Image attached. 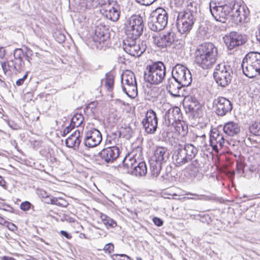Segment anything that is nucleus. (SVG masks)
<instances>
[{"label": "nucleus", "instance_id": "nucleus-1", "mask_svg": "<svg viewBox=\"0 0 260 260\" xmlns=\"http://www.w3.org/2000/svg\"><path fill=\"white\" fill-rule=\"evenodd\" d=\"M210 11L214 19L221 23H225L229 16H231L235 23L245 22L249 14L248 8L235 1L229 6L209 7Z\"/></svg>", "mask_w": 260, "mask_h": 260}, {"label": "nucleus", "instance_id": "nucleus-2", "mask_svg": "<svg viewBox=\"0 0 260 260\" xmlns=\"http://www.w3.org/2000/svg\"><path fill=\"white\" fill-rule=\"evenodd\" d=\"M218 57V49L212 43H204L197 47L194 52V62L203 69L213 67Z\"/></svg>", "mask_w": 260, "mask_h": 260}, {"label": "nucleus", "instance_id": "nucleus-3", "mask_svg": "<svg viewBox=\"0 0 260 260\" xmlns=\"http://www.w3.org/2000/svg\"><path fill=\"white\" fill-rule=\"evenodd\" d=\"M178 13L176 21L179 32L184 34L189 32L196 20L197 11L195 6H190Z\"/></svg>", "mask_w": 260, "mask_h": 260}, {"label": "nucleus", "instance_id": "nucleus-4", "mask_svg": "<svg viewBox=\"0 0 260 260\" xmlns=\"http://www.w3.org/2000/svg\"><path fill=\"white\" fill-rule=\"evenodd\" d=\"M243 74L252 78L260 74V53L250 52L243 59L241 64Z\"/></svg>", "mask_w": 260, "mask_h": 260}, {"label": "nucleus", "instance_id": "nucleus-5", "mask_svg": "<svg viewBox=\"0 0 260 260\" xmlns=\"http://www.w3.org/2000/svg\"><path fill=\"white\" fill-rule=\"evenodd\" d=\"M123 167L125 172L136 176H143L147 173V167L144 161H140L139 157L133 153L128 154L123 161Z\"/></svg>", "mask_w": 260, "mask_h": 260}, {"label": "nucleus", "instance_id": "nucleus-6", "mask_svg": "<svg viewBox=\"0 0 260 260\" xmlns=\"http://www.w3.org/2000/svg\"><path fill=\"white\" fill-rule=\"evenodd\" d=\"M166 75V67L161 61L147 66L144 72V80L151 84L158 85L162 83Z\"/></svg>", "mask_w": 260, "mask_h": 260}, {"label": "nucleus", "instance_id": "nucleus-7", "mask_svg": "<svg viewBox=\"0 0 260 260\" xmlns=\"http://www.w3.org/2000/svg\"><path fill=\"white\" fill-rule=\"evenodd\" d=\"M170 152L167 147L156 146L153 155L149 160L150 171L152 176H158L161 170L162 165L169 158Z\"/></svg>", "mask_w": 260, "mask_h": 260}, {"label": "nucleus", "instance_id": "nucleus-8", "mask_svg": "<svg viewBox=\"0 0 260 260\" xmlns=\"http://www.w3.org/2000/svg\"><path fill=\"white\" fill-rule=\"evenodd\" d=\"M198 153L197 149L192 144H188L178 148L172 156L176 167L181 166L193 159Z\"/></svg>", "mask_w": 260, "mask_h": 260}, {"label": "nucleus", "instance_id": "nucleus-9", "mask_svg": "<svg viewBox=\"0 0 260 260\" xmlns=\"http://www.w3.org/2000/svg\"><path fill=\"white\" fill-rule=\"evenodd\" d=\"M168 15L162 8H158L152 12L148 22L149 28L154 31L162 30L168 23Z\"/></svg>", "mask_w": 260, "mask_h": 260}, {"label": "nucleus", "instance_id": "nucleus-10", "mask_svg": "<svg viewBox=\"0 0 260 260\" xmlns=\"http://www.w3.org/2000/svg\"><path fill=\"white\" fill-rule=\"evenodd\" d=\"M143 28V19L140 15L132 16L124 23L125 32L127 36L138 38L142 35Z\"/></svg>", "mask_w": 260, "mask_h": 260}, {"label": "nucleus", "instance_id": "nucleus-11", "mask_svg": "<svg viewBox=\"0 0 260 260\" xmlns=\"http://www.w3.org/2000/svg\"><path fill=\"white\" fill-rule=\"evenodd\" d=\"M213 77L218 85L225 87L231 82L233 70L230 66L218 64L214 69Z\"/></svg>", "mask_w": 260, "mask_h": 260}, {"label": "nucleus", "instance_id": "nucleus-12", "mask_svg": "<svg viewBox=\"0 0 260 260\" xmlns=\"http://www.w3.org/2000/svg\"><path fill=\"white\" fill-rule=\"evenodd\" d=\"M137 39L132 36H127L123 41L122 47L127 54L139 57L145 51V47L142 43L140 44Z\"/></svg>", "mask_w": 260, "mask_h": 260}, {"label": "nucleus", "instance_id": "nucleus-13", "mask_svg": "<svg viewBox=\"0 0 260 260\" xmlns=\"http://www.w3.org/2000/svg\"><path fill=\"white\" fill-rule=\"evenodd\" d=\"M172 76L181 85L188 86L192 81V77L190 71L185 66L177 64L173 68Z\"/></svg>", "mask_w": 260, "mask_h": 260}, {"label": "nucleus", "instance_id": "nucleus-14", "mask_svg": "<svg viewBox=\"0 0 260 260\" xmlns=\"http://www.w3.org/2000/svg\"><path fill=\"white\" fill-rule=\"evenodd\" d=\"M109 31L105 26H97L93 37L94 45L99 49H104L109 44Z\"/></svg>", "mask_w": 260, "mask_h": 260}, {"label": "nucleus", "instance_id": "nucleus-15", "mask_svg": "<svg viewBox=\"0 0 260 260\" xmlns=\"http://www.w3.org/2000/svg\"><path fill=\"white\" fill-rule=\"evenodd\" d=\"M102 140L101 132L96 128L92 127H86L84 139L85 146L92 148L99 145Z\"/></svg>", "mask_w": 260, "mask_h": 260}, {"label": "nucleus", "instance_id": "nucleus-16", "mask_svg": "<svg viewBox=\"0 0 260 260\" xmlns=\"http://www.w3.org/2000/svg\"><path fill=\"white\" fill-rule=\"evenodd\" d=\"M224 42L229 50H232L245 44L247 36L236 31H232L223 38Z\"/></svg>", "mask_w": 260, "mask_h": 260}, {"label": "nucleus", "instance_id": "nucleus-17", "mask_svg": "<svg viewBox=\"0 0 260 260\" xmlns=\"http://www.w3.org/2000/svg\"><path fill=\"white\" fill-rule=\"evenodd\" d=\"M145 132L148 134H153L156 131L158 125V118L156 113L151 109L148 110L145 118L142 121Z\"/></svg>", "mask_w": 260, "mask_h": 260}, {"label": "nucleus", "instance_id": "nucleus-18", "mask_svg": "<svg viewBox=\"0 0 260 260\" xmlns=\"http://www.w3.org/2000/svg\"><path fill=\"white\" fill-rule=\"evenodd\" d=\"M101 12L107 18L116 21L120 16L119 6L114 1H108L102 5Z\"/></svg>", "mask_w": 260, "mask_h": 260}, {"label": "nucleus", "instance_id": "nucleus-19", "mask_svg": "<svg viewBox=\"0 0 260 260\" xmlns=\"http://www.w3.org/2000/svg\"><path fill=\"white\" fill-rule=\"evenodd\" d=\"M152 39L153 43L158 47L166 48L175 42L176 35L174 32L170 31L159 36H153Z\"/></svg>", "mask_w": 260, "mask_h": 260}, {"label": "nucleus", "instance_id": "nucleus-20", "mask_svg": "<svg viewBox=\"0 0 260 260\" xmlns=\"http://www.w3.org/2000/svg\"><path fill=\"white\" fill-rule=\"evenodd\" d=\"M213 104L215 112L218 116H224L230 113L233 109L232 103L228 99L222 96L215 99Z\"/></svg>", "mask_w": 260, "mask_h": 260}, {"label": "nucleus", "instance_id": "nucleus-21", "mask_svg": "<svg viewBox=\"0 0 260 260\" xmlns=\"http://www.w3.org/2000/svg\"><path fill=\"white\" fill-rule=\"evenodd\" d=\"M225 139L223 134L217 128H213L210 131L209 147L212 150L218 153L223 146Z\"/></svg>", "mask_w": 260, "mask_h": 260}, {"label": "nucleus", "instance_id": "nucleus-22", "mask_svg": "<svg viewBox=\"0 0 260 260\" xmlns=\"http://www.w3.org/2000/svg\"><path fill=\"white\" fill-rule=\"evenodd\" d=\"M120 150L118 147H108L99 153L101 159L106 163H112L119 156Z\"/></svg>", "mask_w": 260, "mask_h": 260}, {"label": "nucleus", "instance_id": "nucleus-23", "mask_svg": "<svg viewBox=\"0 0 260 260\" xmlns=\"http://www.w3.org/2000/svg\"><path fill=\"white\" fill-rule=\"evenodd\" d=\"M181 118L180 109L178 107L170 109L166 112L164 116L165 122L168 126L174 124Z\"/></svg>", "mask_w": 260, "mask_h": 260}, {"label": "nucleus", "instance_id": "nucleus-24", "mask_svg": "<svg viewBox=\"0 0 260 260\" xmlns=\"http://www.w3.org/2000/svg\"><path fill=\"white\" fill-rule=\"evenodd\" d=\"M183 86V85H181V84L174 79L173 77L168 79L167 89L174 97L180 96L179 90Z\"/></svg>", "mask_w": 260, "mask_h": 260}, {"label": "nucleus", "instance_id": "nucleus-25", "mask_svg": "<svg viewBox=\"0 0 260 260\" xmlns=\"http://www.w3.org/2000/svg\"><path fill=\"white\" fill-rule=\"evenodd\" d=\"M81 141V133L79 130H76L66 139V144L68 147L78 148Z\"/></svg>", "mask_w": 260, "mask_h": 260}, {"label": "nucleus", "instance_id": "nucleus-26", "mask_svg": "<svg viewBox=\"0 0 260 260\" xmlns=\"http://www.w3.org/2000/svg\"><path fill=\"white\" fill-rule=\"evenodd\" d=\"M223 130L227 135L233 136L238 134L240 132V129L237 123L230 121L224 125Z\"/></svg>", "mask_w": 260, "mask_h": 260}, {"label": "nucleus", "instance_id": "nucleus-27", "mask_svg": "<svg viewBox=\"0 0 260 260\" xmlns=\"http://www.w3.org/2000/svg\"><path fill=\"white\" fill-rule=\"evenodd\" d=\"M121 83L122 85L136 84L135 76L132 71L127 70L121 75Z\"/></svg>", "mask_w": 260, "mask_h": 260}, {"label": "nucleus", "instance_id": "nucleus-28", "mask_svg": "<svg viewBox=\"0 0 260 260\" xmlns=\"http://www.w3.org/2000/svg\"><path fill=\"white\" fill-rule=\"evenodd\" d=\"M194 142L202 151L208 150L210 149L209 145H208L206 141V136L205 134L197 135L194 137Z\"/></svg>", "mask_w": 260, "mask_h": 260}, {"label": "nucleus", "instance_id": "nucleus-29", "mask_svg": "<svg viewBox=\"0 0 260 260\" xmlns=\"http://www.w3.org/2000/svg\"><path fill=\"white\" fill-rule=\"evenodd\" d=\"M188 106L190 111L193 113L194 117H200L202 116V106L198 101H192Z\"/></svg>", "mask_w": 260, "mask_h": 260}, {"label": "nucleus", "instance_id": "nucleus-30", "mask_svg": "<svg viewBox=\"0 0 260 260\" xmlns=\"http://www.w3.org/2000/svg\"><path fill=\"white\" fill-rule=\"evenodd\" d=\"M122 90L128 96L134 98L138 93L137 84L122 85Z\"/></svg>", "mask_w": 260, "mask_h": 260}, {"label": "nucleus", "instance_id": "nucleus-31", "mask_svg": "<svg viewBox=\"0 0 260 260\" xmlns=\"http://www.w3.org/2000/svg\"><path fill=\"white\" fill-rule=\"evenodd\" d=\"M172 125L175 129L176 132H177L178 134L184 135V134L187 132V127L184 124V122L181 121V120L176 122L175 123H174V124H172Z\"/></svg>", "mask_w": 260, "mask_h": 260}, {"label": "nucleus", "instance_id": "nucleus-32", "mask_svg": "<svg viewBox=\"0 0 260 260\" xmlns=\"http://www.w3.org/2000/svg\"><path fill=\"white\" fill-rule=\"evenodd\" d=\"M101 218L107 229L113 228L117 226L116 222L106 214H102Z\"/></svg>", "mask_w": 260, "mask_h": 260}, {"label": "nucleus", "instance_id": "nucleus-33", "mask_svg": "<svg viewBox=\"0 0 260 260\" xmlns=\"http://www.w3.org/2000/svg\"><path fill=\"white\" fill-rule=\"evenodd\" d=\"M84 121V117L81 114L76 113L72 118L71 125L74 127L80 126Z\"/></svg>", "mask_w": 260, "mask_h": 260}, {"label": "nucleus", "instance_id": "nucleus-34", "mask_svg": "<svg viewBox=\"0 0 260 260\" xmlns=\"http://www.w3.org/2000/svg\"><path fill=\"white\" fill-rule=\"evenodd\" d=\"M174 3L177 7H184V9L190 6H195L192 0H174Z\"/></svg>", "mask_w": 260, "mask_h": 260}, {"label": "nucleus", "instance_id": "nucleus-35", "mask_svg": "<svg viewBox=\"0 0 260 260\" xmlns=\"http://www.w3.org/2000/svg\"><path fill=\"white\" fill-rule=\"evenodd\" d=\"M114 77L109 72L106 74L105 86L108 90H111L113 87Z\"/></svg>", "mask_w": 260, "mask_h": 260}, {"label": "nucleus", "instance_id": "nucleus-36", "mask_svg": "<svg viewBox=\"0 0 260 260\" xmlns=\"http://www.w3.org/2000/svg\"><path fill=\"white\" fill-rule=\"evenodd\" d=\"M250 132L256 136H260V120L252 123L249 127Z\"/></svg>", "mask_w": 260, "mask_h": 260}, {"label": "nucleus", "instance_id": "nucleus-37", "mask_svg": "<svg viewBox=\"0 0 260 260\" xmlns=\"http://www.w3.org/2000/svg\"><path fill=\"white\" fill-rule=\"evenodd\" d=\"M186 195L190 194L193 196V197L191 198H188V200H205L208 201L211 200V198L210 196H206V195H199L196 193H192L189 192H187L185 194Z\"/></svg>", "mask_w": 260, "mask_h": 260}, {"label": "nucleus", "instance_id": "nucleus-38", "mask_svg": "<svg viewBox=\"0 0 260 260\" xmlns=\"http://www.w3.org/2000/svg\"><path fill=\"white\" fill-rule=\"evenodd\" d=\"M118 141L116 135H108L106 139V144H109V147H117L116 145Z\"/></svg>", "mask_w": 260, "mask_h": 260}, {"label": "nucleus", "instance_id": "nucleus-39", "mask_svg": "<svg viewBox=\"0 0 260 260\" xmlns=\"http://www.w3.org/2000/svg\"><path fill=\"white\" fill-rule=\"evenodd\" d=\"M230 3L228 2V0H211L209 7L215 5L216 6H229Z\"/></svg>", "mask_w": 260, "mask_h": 260}, {"label": "nucleus", "instance_id": "nucleus-40", "mask_svg": "<svg viewBox=\"0 0 260 260\" xmlns=\"http://www.w3.org/2000/svg\"><path fill=\"white\" fill-rule=\"evenodd\" d=\"M23 65L24 62L22 59H14V67L16 71L20 72L22 69Z\"/></svg>", "mask_w": 260, "mask_h": 260}, {"label": "nucleus", "instance_id": "nucleus-41", "mask_svg": "<svg viewBox=\"0 0 260 260\" xmlns=\"http://www.w3.org/2000/svg\"><path fill=\"white\" fill-rule=\"evenodd\" d=\"M249 171L253 173L255 177L260 178V166H251L249 168Z\"/></svg>", "mask_w": 260, "mask_h": 260}, {"label": "nucleus", "instance_id": "nucleus-42", "mask_svg": "<svg viewBox=\"0 0 260 260\" xmlns=\"http://www.w3.org/2000/svg\"><path fill=\"white\" fill-rule=\"evenodd\" d=\"M33 55V53L31 50L28 47H25V50L24 51V56L26 60L29 62H30L31 60V56Z\"/></svg>", "mask_w": 260, "mask_h": 260}, {"label": "nucleus", "instance_id": "nucleus-43", "mask_svg": "<svg viewBox=\"0 0 260 260\" xmlns=\"http://www.w3.org/2000/svg\"><path fill=\"white\" fill-rule=\"evenodd\" d=\"M244 167H245V165L243 161H242L241 160H238L237 161V165H236L237 171L240 174H244Z\"/></svg>", "mask_w": 260, "mask_h": 260}, {"label": "nucleus", "instance_id": "nucleus-44", "mask_svg": "<svg viewBox=\"0 0 260 260\" xmlns=\"http://www.w3.org/2000/svg\"><path fill=\"white\" fill-rule=\"evenodd\" d=\"M22 56H24V51L22 49L18 48L14 50V59H22Z\"/></svg>", "mask_w": 260, "mask_h": 260}, {"label": "nucleus", "instance_id": "nucleus-45", "mask_svg": "<svg viewBox=\"0 0 260 260\" xmlns=\"http://www.w3.org/2000/svg\"><path fill=\"white\" fill-rule=\"evenodd\" d=\"M33 206L31 205V204L28 202V201H25L22 202L20 206V209L24 211H27L29 210L31 207Z\"/></svg>", "mask_w": 260, "mask_h": 260}, {"label": "nucleus", "instance_id": "nucleus-46", "mask_svg": "<svg viewBox=\"0 0 260 260\" xmlns=\"http://www.w3.org/2000/svg\"><path fill=\"white\" fill-rule=\"evenodd\" d=\"M136 2L141 5L150 6L156 2L157 0H135Z\"/></svg>", "mask_w": 260, "mask_h": 260}, {"label": "nucleus", "instance_id": "nucleus-47", "mask_svg": "<svg viewBox=\"0 0 260 260\" xmlns=\"http://www.w3.org/2000/svg\"><path fill=\"white\" fill-rule=\"evenodd\" d=\"M99 4L98 0H87L86 6L89 8H93Z\"/></svg>", "mask_w": 260, "mask_h": 260}, {"label": "nucleus", "instance_id": "nucleus-48", "mask_svg": "<svg viewBox=\"0 0 260 260\" xmlns=\"http://www.w3.org/2000/svg\"><path fill=\"white\" fill-rule=\"evenodd\" d=\"M114 245L112 243H109L105 245L104 250L106 252L110 253L114 251Z\"/></svg>", "mask_w": 260, "mask_h": 260}, {"label": "nucleus", "instance_id": "nucleus-49", "mask_svg": "<svg viewBox=\"0 0 260 260\" xmlns=\"http://www.w3.org/2000/svg\"><path fill=\"white\" fill-rule=\"evenodd\" d=\"M27 76L28 73L26 72L21 78H20L16 81V84L18 86L22 85L24 83L25 80L27 79Z\"/></svg>", "mask_w": 260, "mask_h": 260}, {"label": "nucleus", "instance_id": "nucleus-50", "mask_svg": "<svg viewBox=\"0 0 260 260\" xmlns=\"http://www.w3.org/2000/svg\"><path fill=\"white\" fill-rule=\"evenodd\" d=\"M5 226H7L9 230L13 232H15L17 230V226L14 223L10 222L8 221Z\"/></svg>", "mask_w": 260, "mask_h": 260}, {"label": "nucleus", "instance_id": "nucleus-51", "mask_svg": "<svg viewBox=\"0 0 260 260\" xmlns=\"http://www.w3.org/2000/svg\"><path fill=\"white\" fill-rule=\"evenodd\" d=\"M66 37L65 36L61 33H59L57 36L56 37V41L59 43H61L62 42H63L65 41Z\"/></svg>", "mask_w": 260, "mask_h": 260}, {"label": "nucleus", "instance_id": "nucleus-52", "mask_svg": "<svg viewBox=\"0 0 260 260\" xmlns=\"http://www.w3.org/2000/svg\"><path fill=\"white\" fill-rule=\"evenodd\" d=\"M153 222L156 225L158 226H160L163 224V221L158 217H154L153 218Z\"/></svg>", "mask_w": 260, "mask_h": 260}, {"label": "nucleus", "instance_id": "nucleus-53", "mask_svg": "<svg viewBox=\"0 0 260 260\" xmlns=\"http://www.w3.org/2000/svg\"><path fill=\"white\" fill-rule=\"evenodd\" d=\"M74 127L70 124V125L66 127V128L63 130L62 132V136H65L66 135H67L68 133L70 132V131L74 128Z\"/></svg>", "mask_w": 260, "mask_h": 260}, {"label": "nucleus", "instance_id": "nucleus-54", "mask_svg": "<svg viewBox=\"0 0 260 260\" xmlns=\"http://www.w3.org/2000/svg\"><path fill=\"white\" fill-rule=\"evenodd\" d=\"M60 233L62 236L65 237L68 239H70L72 238L71 234L65 231H61Z\"/></svg>", "mask_w": 260, "mask_h": 260}, {"label": "nucleus", "instance_id": "nucleus-55", "mask_svg": "<svg viewBox=\"0 0 260 260\" xmlns=\"http://www.w3.org/2000/svg\"><path fill=\"white\" fill-rule=\"evenodd\" d=\"M58 200V199L55 197L50 198L49 200L47 202V203L56 205V204H57Z\"/></svg>", "mask_w": 260, "mask_h": 260}, {"label": "nucleus", "instance_id": "nucleus-56", "mask_svg": "<svg viewBox=\"0 0 260 260\" xmlns=\"http://www.w3.org/2000/svg\"><path fill=\"white\" fill-rule=\"evenodd\" d=\"M64 219H65V220H66L67 221L70 222V223L74 222L75 221V219L74 218H73L72 217H70L69 216H66L64 217Z\"/></svg>", "mask_w": 260, "mask_h": 260}, {"label": "nucleus", "instance_id": "nucleus-57", "mask_svg": "<svg viewBox=\"0 0 260 260\" xmlns=\"http://www.w3.org/2000/svg\"><path fill=\"white\" fill-rule=\"evenodd\" d=\"M121 254H114L112 255V258L113 260H122V257L120 256Z\"/></svg>", "mask_w": 260, "mask_h": 260}, {"label": "nucleus", "instance_id": "nucleus-58", "mask_svg": "<svg viewBox=\"0 0 260 260\" xmlns=\"http://www.w3.org/2000/svg\"><path fill=\"white\" fill-rule=\"evenodd\" d=\"M0 186L4 187V188L6 189V182L4 180V179L0 176Z\"/></svg>", "mask_w": 260, "mask_h": 260}, {"label": "nucleus", "instance_id": "nucleus-59", "mask_svg": "<svg viewBox=\"0 0 260 260\" xmlns=\"http://www.w3.org/2000/svg\"><path fill=\"white\" fill-rule=\"evenodd\" d=\"M120 256L123 258H122V260H132V259L129 256L125 254H121Z\"/></svg>", "mask_w": 260, "mask_h": 260}, {"label": "nucleus", "instance_id": "nucleus-60", "mask_svg": "<svg viewBox=\"0 0 260 260\" xmlns=\"http://www.w3.org/2000/svg\"><path fill=\"white\" fill-rule=\"evenodd\" d=\"M7 223V221L4 218L0 216V224L5 226Z\"/></svg>", "mask_w": 260, "mask_h": 260}, {"label": "nucleus", "instance_id": "nucleus-61", "mask_svg": "<svg viewBox=\"0 0 260 260\" xmlns=\"http://www.w3.org/2000/svg\"><path fill=\"white\" fill-rule=\"evenodd\" d=\"M60 201H63V202H64L65 203H66V202H65V201H64V200H62L61 199H60H60H58V201H57V204H56V205H55L59 206H64L63 204V203H61V202H60ZM66 206V205H64V206Z\"/></svg>", "mask_w": 260, "mask_h": 260}, {"label": "nucleus", "instance_id": "nucleus-62", "mask_svg": "<svg viewBox=\"0 0 260 260\" xmlns=\"http://www.w3.org/2000/svg\"><path fill=\"white\" fill-rule=\"evenodd\" d=\"M2 260H15V259L13 257H9V256H4L2 258Z\"/></svg>", "mask_w": 260, "mask_h": 260}, {"label": "nucleus", "instance_id": "nucleus-63", "mask_svg": "<svg viewBox=\"0 0 260 260\" xmlns=\"http://www.w3.org/2000/svg\"><path fill=\"white\" fill-rule=\"evenodd\" d=\"M235 172L234 171H229L228 172V175L230 176L231 177H233L235 176Z\"/></svg>", "mask_w": 260, "mask_h": 260}, {"label": "nucleus", "instance_id": "nucleus-64", "mask_svg": "<svg viewBox=\"0 0 260 260\" xmlns=\"http://www.w3.org/2000/svg\"><path fill=\"white\" fill-rule=\"evenodd\" d=\"M137 260H142V259L141 257H137Z\"/></svg>", "mask_w": 260, "mask_h": 260}]
</instances>
